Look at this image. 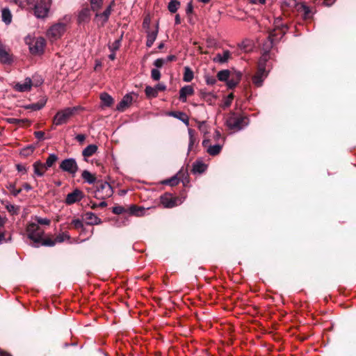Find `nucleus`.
Listing matches in <instances>:
<instances>
[{"instance_id":"obj_17","label":"nucleus","mask_w":356,"mask_h":356,"mask_svg":"<svg viewBox=\"0 0 356 356\" xmlns=\"http://www.w3.org/2000/svg\"><path fill=\"white\" fill-rule=\"evenodd\" d=\"M194 93V90L191 86H186L182 87L179 90V99L186 102L188 96L192 95Z\"/></svg>"},{"instance_id":"obj_31","label":"nucleus","mask_w":356,"mask_h":356,"mask_svg":"<svg viewBox=\"0 0 356 356\" xmlns=\"http://www.w3.org/2000/svg\"><path fill=\"white\" fill-rule=\"evenodd\" d=\"M230 76V72L228 70L219 71L217 74V77L220 81H227Z\"/></svg>"},{"instance_id":"obj_53","label":"nucleus","mask_w":356,"mask_h":356,"mask_svg":"<svg viewBox=\"0 0 356 356\" xmlns=\"http://www.w3.org/2000/svg\"><path fill=\"white\" fill-rule=\"evenodd\" d=\"M205 81L207 85L213 86L216 83V79L214 76L207 75L205 76Z\"/></svg>"},{"instance_id":"obj_24","label":"nucleus","mask_w":356,"mask_h":356,"mask_svg":"<svg viewBox=\"0 0 356 356\" xmlns=\"http://www.w3.org/2000/svg\"><path fill=\"white\" fill-rule=\"evenodd\" d=\"M112 10L111 7H107L102 13H97L95 17L102 21V24L104 25L109 18Z\"/></svg>"},{"instance_id":"obj_16","label":"nucleus","mask_w":356,"mask_h":356,"mask_svg":"<svg viewBox=\"0 0 356 356\" xmlns=\"http://www.w3.org/2000/svg\"><path fill=\"white\" fill-rule=\"evenodd\" d=\"M32 81L30 78L25 79L24 83H17L15 86V89L19 92H26L31 90Z\"/></svg>"},{"instance_id":"obj_47","label":"nucleus","mask_w":356,"mask_h":356,"mask_svg":"<svg viewBox=\"0 0 356 356\" xmlns=\"http://www.w3.org/2000/svg\"><path fill=\"white\" fill-rule=\"evenodd\" d=\"M151 77L154 81H159L161 78V73L158 69H152L151 71Z\"/></svg>"},{"instance_id":"obj_56","label":"nucleus","mask_w":356,"mask_h":356,"mask_svg":"<svg viewBox=\"0 0 356 356\" xmlns=\"http://www.w3.org/2000/svg\"><path fill=\"white\" fill-rule=\"evenodd\" d=\"M155 88L156 89V92L158 93L159 91H163L166 89V86L163 83H158Z\"/></svg>"},{"instance_id":"obj_12","label":"nucleus","mask_w":356,"mask_h":356,"mask_svg":"<svg viewBox=\"0 0 356 356\" xmlns=\"http://www.w3.org/2000/svg\"><path fill=\"white\" fill-rule=\"evenodd\" d=\"M83 197V194L79 189H75L72 193H68L65 198L67 204H72L81 201Z\"/></svg>"},{"instance_id":"obj_46","label":"nucleus","mask_w":356,"mask_h":356,"mask_svg":"<svg viewBox=\"0 0 356 356\" xmlns=\"http://www.w3.org/2000/svg\"><path fill=\"white\" fill-rule=\"evenodd\" d=\"M8 190L10 192L14 195L17 196L18 194H19L22 191V189H16L15 186L13 184H10L8 186Z\"/></svg>"},{"instance_id":"obj_49","label":"nucleus","mask_w":356,"mask_h":356,"mask_svg":"<svg viewBox=\"0 0 356 356\" xmlns=\"http://www.w3.org/2000/svg\"><path fill=\"white\" fill-rule=\"evenodd\" d=\"M72 225H74L75 229H83V224L82 221L79 219H74L72 221Z\"/></svg>"},{"instance_id":"obj_51","label":"nucleus","mask_w":356,"mask_h":356,"mask_svg":"<svg viewBox=\"0 0 356 356\" xmlns=\"http://www.w3.org/2000/svg\"><path fill=\"white\" fill-rule=\"evenodd\" d=\"M165 64H166L164 58H157L156 60H154V65L156 67V68H161Z\"/></svg>"},{"instance_id":"obj_55","label":"nucleus","mask_w":356,"mask_h":356,"mask_svg":"<svg viewBox=\"0 0 356 356\" xmlns=\"http://www.w3.org/2000/svg\"><path fill=\"white\" fill-rule=\"evenodd\" d=\"M16 168L18 170V172H21L24 174L26 173L27 172V168L24 165L17 164L16 165Z\"/></svg>"},{"instance_id":"obj_52","label":"nucleus","mask_w":356,"mask_h":356,"mask_svg":"<svg viewBox=\"0 0 356 356\" xmlns=\"http://www.w3.org/2000/svg\"><path fill=\"white\" fill-rule=\"evenodd\" d=\"M35 220L38 224L40 225H49L50 223V220L48 218H42L40 217H35Z\"/></svg>"},{"instance_id":"obj_28","label":"nucleus","mask_w":356,"mask_h":356,"mask_svg":"<svg viewBox=\"0 0 356 356\" xmlns=\"http://www.w3.org/2000/svg\"><path fill=\"white\" fill-rule=\"evenodd\" d=\"M184 70L183 81L185 82H191L194 78L193 72L188 66L184 67Z\"/></svg>"},{"instance_id":"obj_37","label":"nucleus","mask_w":356,"mask_h":356,"mask_svg":"<svg viewBox=\"0 0 356 356\" xmlns=\"http://www.w3.org/2000/svg\"><path fill=\"white\" fill-rule=\"evenodd\" d=\"M172 115L177 118L180 120H181L183 122H184V124L188 126V124H189L188 118L184 113L179 112L177 113H173Z\"/></svg>"},{"instance_id":"obj_22","label":"nucleus","mask_w":356,"mask_h":356,"mask_svg":"<svg viewBox=\"0 0 356 356\" xmlns=\"http://www.w3.org/2000/svg\"><path fill=\"white\" fill-rule=\"evenodd\" d=\"M12 14L9 8H4L1 10V19L2 21L6 24L8 25L12 22Z\"/></svg>"},{"instance_id":"obj_21","label":"nucleus","mask_w":356,"mask_h":356,"mask_svg":"<svg viewBox=\"0 0 356 356\" xmlns=\"http://www.w3.org/2000/svg\"><path fill=\"white\" fill-rule=\"evenodd\" d=\"M230 52L228 50L223 51L222 54H217L216 56L213 58V60L215 63H225L227 62L229 58H230Z\"/></svg>"},{"instance_id":"obj_36","label":"nucleus","mask_w":356,"mask_h":356,"mask_svg":"<svg viewBox=\"0 0 356 356\" xmlns=\"http://www.w3.org/2000/svg\"><path fill=\"white\" fill-rule=\"evenodd\" d=\"M35 147L33 145H29L23 148L20 151V154L24 157L30 156L34 152Z\"/></svg>"},{"instance_id":"obj_54","label":"nucleus","mask_w":356,"mask_h":356,"mask_svg":"<svg viewBox=\"0 0 356 356\" xmlns=\"http://www.w3.org/2000/svg\"><path fill=\"white\" fill-rule=\"evenodd\" d=\"M124 211V207L121 206L114 207L113 208V212L115 214H121Z\"/></svg>"},{"instance_id":"obj_25","label":"nucleus","mask_w":356,"mask_h":356,"mask_svg":"<svg viewBox=\"0 0 356 356\" xmlns=\"http://www.w3.org/2000/svg\"><path fill=\"white\" fill-rule=\"evenodd\" d=\"M207 168V165L202 161H196L193 165V171L194 173L204 172Z\"/></svg>"},{"instance_id":"obj_57","label":"nucleus","mask_w":356,"mask_h":356,"mask_svg":"<svg viewBox=\"0 0 356 356\" xmlns=\"http://www.w3.org/2000/svg\"><path fill=\"white\" fill-rule=\"evenodd\" d=\"M34 135L38 140H41L44 139V133L43 131H35Z\"/></svg>"},{"instance_id":"obj_23","label":"nucleus","mask_w":356,"mask_h":356,"mask_svg":"<svg viewBox=\"0 0 356 356\" xmlns=\"http://www.w3.org/2000/svg\"><path fill=\"white\" fill-rule=\"evenodd\" d=\"M188 132L189 136L188 152H189L193 150V146L197 143V140L195 137V131L193 129L189 128L188 129Z\"/></svg>"},{"instance_id":"obj_32","label":"nucleus","mask_w":356,"mask_h":356,"mask_svg":"<svg viewBox=\"0 0 356 356\" xmlns=\"http://www.w3.org/2000/svg\"><path fill=\"white\" fill-rule=\"evenodd\" d=\"M297 9L298 11L303 13L304 17L305 18L309 17L311 11H310L309 8L307 6H306L305 4L300 3V4L297 5Z\"/></svg>"},{"instance_id":"obj_11","label":"nucleus","mask_w":356,"mask_h":356,"mask_svg":"<svg viewBox=\"0 0 356 356\" xmlns=\"http://www.w3.org/2000/svg\"><path fill=\"white\" fill-rule=\"evenodd\" d=\"M209 142V139H204L202 141V146L207 149V152L211 156L219 154L222 149V145L219 144L211 145Z\"/></svg>"},{"instance_id":"obj_62","label":"nucleus","mask_w":356,"mask_h":356,"mask_svg":"<svg viewBox=\"0 0 356 356\" xmlns=\"http://www.w3.org/2000/svg\"><path fill=\"white\" fill-rule=\"evenodd\" d=\"M154 42L152 41V40H149V38H147L146 45L148 47H151L152 46V44H154Z\"/></svg>"},{"instance_id":"obj_39","label":"nucleus","mask_w":356,"mask_h":356,"mask_svg":"<svg viewBox=\"0 0 356 356\" xmlns=\"http://www.w3.org/2000/svg\"><path fill=\"white\" fill-rule=\"evenodd\" d=\"M5 207L6 208L8 211L12 215L17 214L19 211V208L17 207L8 202H6V204H5Z\"/></svg>"},{"instance_id":"obj_10","label":"nucleus","mask_w":356,"mask_h":356,"mask_svg":"<svg viewBox=\"0 0 356 356\" xmlns=\"http://www.w3.org/2000/svg\"><path fill=\"white\" fill-rule=\"evenodd\" d=\"M60 168L63 171L67 172L72 175H74L78 170V165L74 159H67L63 160L60 164Z\"/></svg>"},{"instance_id":"obj_8","label":"nucleus","mask_w":356,"mask_h":356,"mask_svg":"<svg viewBox=\"0 0 356 356\" xmlns=\"http://www.w3.org/2000/svg\"><path fill=\"white\" fill-rule=\"evenodd\" d=\"M65 31L64 23H58L53 25L47 31V36L51 40H56L61 37Z\"/></svg>"},{"instance_id":"obj_63","label":"nucleus","mask_w":356,"mask_h":356,"mask_svg":"<svg viewBox=\"0 0 356 356\" xmlns=\"http://www.w3.org/2000/svg\"><path fill=\"white\" fill-rule=\"evenodd\" d=\"M8 121L10 122V123H18L20 120H18V119H16V118H9L8 120Z\"/></svg>"},{"instance_id":"obj_4","label":"nucleus","mask_w":356,"mask_h":356,"mask_svg":"<svg viewBox=\"0 0 356 356\" xmlns=\"http://www.w3.org/2000/svg\"><path fill=\"white\" fill-rule=\"evenodd\" d=\"M246 120L245 117L232 113L227 120V124L231 129L241 130L247 124Z\"/></svg>"},{"instance_id":"obj_48","label":"nucleus","mask_w":356,"mask_h":356,"mask_svg":"<svg viewBox=\"0 0 356 356\" xmlns=\"http://www.w3.org/2000/svg\"><path fill=\"white\" fill-rule=\"evenodd\" d=\"M70 236L65 233H62L56 236L55 238L56 243L63 242L66 239H69Z\"/></svg>"},{"instance_id":"obj_38","label":"nucleus","mask_w":356,"mask_h":356,"mask_svg":"<svg viewBox=\"0 0 356 356\" xmlns=\"http://www.w3.org/2000/svg\"><path fill=\"white\" fill-rule=\"evenodd\" d=\"M158 29H159V24H157L155 30L152 31H147V38L154 42L157 37V34H158V31H159Z\"/></svg>"},{"instance_id":"obj_3","label":"nucleus","mask_w":356,"mask_h":356,"mask_svg":"<svg viewBox=\"0 0 356 356\" xmlns=\"http://www.w3.org/2000/svg\"><path fill=\"white\" fill-rule=\"evenodd\" d=\"M76 110V107H68L58 111L54 118V124L56 126L66 124Z\"/></svg>"},{"instance_id":"obj_5","label":"nucleus","mask_w":356,"mask_h":356,"mask_svg":"<svg viewBox=\"0 0 356 356\" xmlns=\"http://www.w3.org/2000/svg\"><path fill=\"white\" fill-rule=\"evenodd\" d=\"M26 42L29 44L31 54H40L43 52L45 46V40L43 38H26Z\"/></svg>"},{"instance_id":"obj_59","label":"nucleus","mask_w":356,"mask_h":356,"mask_svg":"<svg viewBox=\"0 0 356 356\" xmlns=\"http://www.w3.org/2000/svg\"><path fill=\"white\" fill-rule=\"evenodd\" d=\"M76 139L79 142V143H83L85 139H86V136L85 135L83 134H78L76 136Z\"/></svg>"},{"instance_id":"obj_14","label":"nucleus","mask_w":356,"mask_h":356,"mask_svg":"<svg viewBox=\"0 0 356 356\" xmlns=\"http://www.w3.org/2000/svg\"><path fill=\"white\" fill-rule=\"evenodd\" d=\"M34 175L38 177L44 176L45 172L48 170L47 166L40 161H36L33 164Z\"/></svg>"},{"instance_id":"obj_43","label":"nucleus","mask_w":356,"mask_h":356,"mask_svg":"<svg viewBox=\"0 0 356 356\" xmlns=\"http://www.w3.org/2000/svg\"><path fill=\"white\" fill-rule=\"evenodd\" d=\"M197 127H198L199 130L204 134H207L208 131V127H207L206 122L205 121H202V122L197 121Z\"/></svg>"},{"instance_id":"obj_7","label":"nucleus","mask_w":356,"mask_h":356,"mask_svg":"<svg viewBox=\"0 0 356 356\" xmlns=\"http://www.w3.org/2000/svg\"><path fill=\"white\" fill-rule=\"evenodd\" d=\"M51 0H40L35 6V15L38 18L45 17L49 10Z\"/></svg>"},{"instance_id":"obj_42","label":"nucleus","mask_w":356,"mask_h":356,"mask_svg":"<svg viewBox=\"0 0 356 356\" xmlns=\"http://www.w3.org/2000/svg\"><path fill=\"white\" fill-rule=\"evenodd\" d=\"M104 0H90L91 8L93 10H99L103 3Z\"/></svg>"},{"instance_id":"obj_60","label":"nucleus","mask_w":356,"mask_h":356,"mask_svg":"<svg viewBox=\"0 0 356 356\" xmlns=\"http://www.w3.org/2000/svg\"><path fill=\"white\" fill-rule=\"evenodd\" d=\"M176 59V57L173 55L168 56L166 58H164L166 63L173 61Z\"/></svg>"},{"instance_id":"obj_45","label":"nucleus","mask_w":356,"mask_h":356,"mask_svg":"<svg viewBox=\"0 0 356 356\" xmlns=\"http://www.w3.org/2000/svg\"><path fill=\"white\" fill-rule=\"evenodd\" d=\"M234 97V96L233 93H230L227 97H226L222 106L224 108H227L231 105Z\"/></svg>"},{"instance_id":"obj_20","label":"nucleus","mask_w":356,"mask_h":356,"mask_svg":"<svg viewBox=\"0 0 356 356\" xmlns=\"http://www.w3.org/2000/svg\"><path fill=\"white\" fill-rule=\"evenodd\" d=\"M91 13L90 10L88 8L82 9L78 15L79 23H86L89 22L90 19Z\"/></svg>"},{"instance_id":"obj_18","label":"nucleus","mask_w":356,"mask_h":356,"mask_svg":"<svg viewBox=\"0 0 356 356\" xmlns=\"http://www.w3.org/2000/svg\"><path fill=\"white\" fill-rule=\"evenodd\" d=\"M85 220L88 225H99L102 223V220L92 212H86L84 215Z\"/></svg>"},{"instance_id":"obj_44","label":"nucleus","mask_w":356,"mask_h":356,"mask_svg":"<svg viewBox=\"0 0 356 356\" xmlns=\"http://www.w3.org/2000/svg\"><path fill=\"white\" fill-rule=\"evenodd\" d=\"M121 44V38H119L118 40H115L111 45H109V49L111 51H117Z\"/></svg>"},{"instance_id":"obj_33","label":"nucleus","mask_w":356,"mask_h":356,"mask_svg":"<svg viewBox=\"0 0 356 356\" xmlns=\"http://www.w3.org/2000/svg\"><path fill=\"white\" fill-rule=\"evenodd\" d=\"M180 2L177 0H170L168 3V8L170 13H175L178 10Z\"/></svg>"},{"instance_id":"obj_9","label":"nucleus","mask_w":356,"mask_h":356,"mask_svg":"<svg viewBox=\"0 0 356 356\" xmlns=\"http://www.w3.org/2000/svg\"><path fill=\"white\" fill-rule=\"evenodd\" d=\"M266 76L267 72L265 69L264 63L260 61L258 71L252 77V81L256 86L260 87L262 86L264 80Z\"/></svg>"},{"instance_id":"obj_41","label":"nucleus","mask_w":356,"mask_h":356,"mask_svg":"<svg viewBox=\"0 0 356 356\" xmlns=\"http://www.w3.org/2000/svg\"><path fill=\"white\" fill-rule=\"evenodd\" d=\"M179 179L177 176H174L170 179L165 180L163 183L164 184L170 185V186H176L179 184Z\"/></svg>"},{"instance_id":"obj_40","label":"nucleus","mask_w":356,"mask_h":356,"mask_svg":"<svg viewBox=\"0 0 356 356\" xmlns=\"http://www.w3.org/2000/svg\"><path fill=\"white\" fill-rule=\"evenodd\" d=\"M45 105V102H37L31 104L27 106V108L32 109L33 111H39L43 108Z\"/></svg>"},{"instance_id":"obj_15","label":"nucleus","mask_w":356,"mask_h":356,"mask_svg":"<svg viewBox=\"0 0 356 356\" xmlns=\"http://www.w3.org/2000/svg\"><path fill=\"white\" fill-rule=\"evenodd\" d=\"M241 79V73L236 72L230 75L227 81V86L229 88L232 89L236 87Z\"/></svg>"},{"instance_id":"obj_34","label":"nucleus","mask_w":356,"mask_h":356,"mask_svg":"<svg viewBox=\"0 0 356 356\" xmlns=\"http://www.w3.org/2000/svg\"><path fill=\"white\" fill-rule=\"evenodd\" d=\"M145 92L146 96L148 98H154V97H157V95H158V94L156 92V89L155 88V87L153 88L149 86H146Z\"/></svg>"},{"instance_id":"obj_64","label":"nucleus","mask_w":356,"mask_h":356,"mask_svg":"<svg viewBox=\"0 0 356 356\" xmlns=\"http://www.w3.org/2000/svg\"><path fill=\"white\" fill-rule=\"evenodd\" d=\"M5 234L3 232H0V244L5 241Z\"/></svg>"},{"instance_id":"obj_2","label":"nucleus","mask_w":356,"mask_h":356,"mask_svg":"<svg viewBox=\"0 0 356 356\" xmlns=\"http://www.w3.org/2000/svg\"><path fill=\"white\" fill-rule=\"evenodd\" d=\"M26 232L28 238L36 245L35 247H38V244L42 241L44 231L35 222L28 223Z\"/></svg>"},{"instance_id":"obj_26","label":"nucleus","mask_w":356,"mask_h":356,"mask_svg":"<svg viewBox=\"0 0 356 356\" xmlns=\"http://www.w3.org/2000/svg\"><path fill=\"white\" fill-rule=\"evenodd\" d=\"M81 177L88 184H94L96 181L95 175L90 173L88 170H83L81 174Z\"/></svg>"},{"instance_id":"obj_29","label":"nucleus","mask_w":356,"mask_h":356,"mask_svg":"<svg viewBox=\"0 0 356 356\" xmlns=\"http://www.w3.org/2000/svg\"><path fill=\"white\" fill-rule=\"evenodd\" d=\"M101 101L105 106H111L113 103V97L106 92H104L100 95Z\"/></svg>"},{"instance_id":"obj_50","label":"nucleus","mask_w":356,"mask_h":356,"mask_svg":"<svg viewBox=\"0 0 356 356\" xmlns=\"http://www.w3.org/2000/svg\"><path fill=\"white\" fill-rule=\"evenodd\" d=\"M56 243V240L53 241L51 239H44L42 238V241L40 243L45 246H54Z\"/></svg>"},{"instance_id":"obj_35","label":"nucleus","mask_w":356,"mask_h":356,"mask_svg":"<svg viewBox=\"0 0 356 356\" xmlns=\"http://www.w3.org/2000/svg\"><path fill=\"white\" fill-rule=\"evenodd\" d=\"M58 160V156L55 154H51L47 159L45 163H44L47 168H51L54 163Z\"/></svg>"},{"instance_id":"obj_19","label":"nucleus","mask_w":356,"mask_h":356,"mask_svg":"<svg viewBox=\"0 0 356 356\" xmlns=\"http://www.w3.org/2000/svg\"><path fill=\"white\" fill-rule=\"evenodd\" d=\"M132 100L133 98L131 95H126L117 105L116 109L119 111H124V109L131 104Z\"/></svg>"},{"instance_id":"obj_30","label":"nucleus","mask_w":356,"mask_h":356,"mask_svg":"<svg viewBox=\"0 0 356 356\" xmlns=\"http://www.w3.org/2000/svg\"><path fill=\"white\" fill-rule=\"evenodd\" d=\"M97 150V146L95 145H89L82 152V154L85 157L91 156Z\"/></svg>"},{"instance_id":"obj_1","label":"nucleus","mask_w":356,"mask_h":356,"mask_svg":"<svg viewBox=\"0 0 356 356\" xmlns=\"http://www.w3.org/2000/svg\"><path fill=\"white\" fill-rule=\"evenodd\" d=\"M281 17H277L274 20V29L271 31L268 35V40L264 44L263 49L266 52H268L272 48L273 42L280 40L285 34L287 26L282 22Z\"/></svg>"},{"instance_id":"obj_6","label":"nucleus","mask_w":356,"mask_h":356,"mask_svg":"<svg viewBox=\"0 0 356 356\" xmlns=\"http://www.w3.org/2000/svg\"><path fill=\"white\" fill-rule=\"evenodd\" d=\"M113 193V188L108 182H101L97 186V190L95 191V197L99 200H104L111 197Z\"/></svg>"},{"instance_id":"obj_58","label":"nucleus","mask_w":356,"mask_h":356,"mask_svg":"<svg viewBox=\"0 0 356 356\" xmlns=\"http://www.w3.org/2000/svg\"><path fill=\"white\" fill-rule=\"evenodd\" d=\"M149 24H150V19L148 17L145 18L143 23V28L145 29H148L149 27Z\"/></svg>"},{"instance_id":"obj_27","label":"nucleus","mask_w":356,"mask_h":356,"mask_svg":"<svg viewBox=\"0 0 356 356\" xmlns=\"http://www.w3.org/2000/svg\"><path fill=\"white\" fill-rule=\"evenodd\" d=\"M0 61L3 63H8L10 58L8 53L6 51L4 47L0 43Z\"/></svg>"},{"instance_id":"obj_13","label":"nucleus","mask_w":356,"mask_h":356,"mask_svg":"<svg viewBox=\"0 0 356 356\" xmlns=\"http://www.w3.org/2000/svg\"><path fill=\"white\" fill-rule=\"evenodd\" d=\"M177 199L172 198L170 194H165L161 197V202L165 208H172L177 205Z\"/></svg>"},{"instance_id":"obj_61","label":"nucleus","mask_w":356,"mask_h":356,"mask_svg":"<svg viewBox=\"0 0 356 356\" xmlns=\"http://www.w3.org/2000/svg\"><path fill=\"white\" fill-rule=\"evenodd\" d=\"M23 188H24V189H25L27 191H29L32 189V187L31 186V185L27 183H25L23 184Z\"/></svg>"}]
</instances>
